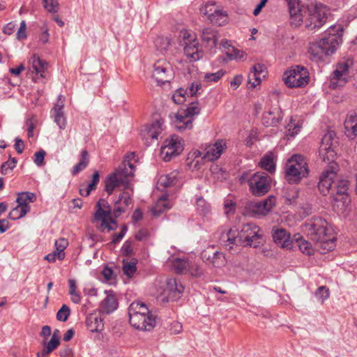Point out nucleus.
<instances>
[{
  "instance_id": "obj_60",
  "label": "nucleus",
  "mask_w": 357,
  "mask_h": 357,
  "mask_svg": "<svg viewBox=\"0 0 357 357\" xmlns=\"http://www.w3.org/2000/svg\"><path fill=\"white\" fill-rule=\"evenodd\" d=\"M183 330L182 324L176 321L171 323L169 326V331L171 334L177 335L180 333Z\"/></svg>"
},
{
  "instance_id": "obj_38",
  "label": "nucleus",
  "mask_w": 357,
  "mask_h": 357,
  "mask_svg": "<svg viewBox=\"0 0 357 357\" xmlns=\"http://www.w3.org/2000/svg\"><path fill=\"white\" fill-rule=\"evenodd\" d=\"M30 211V206L18 205L8 214V218L15 220L23 218Z\"/></svg>"
},
{
  "instance_id": "obj_13",
  "label": "nucleus",
  "mask_w": 357,
  "mask_h": 357,
  "mask_svg": "<svg viewBox=\"0 0 357 357\" xmlns=\"http://www.w3.org/2000/svg\"><path fill=\"white\" fill-rule=\"evenodd\" d=\"M200 107L197 102H192L185 109L179 111L176 114L175 128L178 131L192 128V120L188 119L195 115L199 114Z\"/></svg>"
},
{
  "instance_id": "obj_2",
  "label": "nucleus",
  "mask_w": 357,
  "mask_h": 357,
  "mask_svg": "<svg viewBox=\"0 0 357 357\" xmlns=\"http://www.w3.org/2000/svg\"><path fill=\"white\" fill-rule=\"evenodd\" d=\"M135 158L134 153L126 155L119 167L107 176L104 182L105 190L108 195H112L116 188H130V181L134 176L135 169L132 162V160H135Z\"/></svg>"
},
{
  "instance_id": "obj_3",
  "label": "nucleus",
  "mask_w": 357,
  "mask_h": 357,
  "mask_svg": "<svg viewBox=\"0 0 357 357\" xmlns=\"http://www.w3.org/2000/svg\"><path fill=\"white\" fill-rule=\"evenodd\" d=\"M303 231L310 240L319 243L324 249L331 250L334 247L335 237L328 228V222L320 216L307 219L303 225Z\"/></svg>"
},
{
  "instance_id": "obj_24",
  "label": "nucleus",
  "mask_w": 357,
  "mask_h": 357,
  "mask_svg": "<svg viewBox=\"0 0 357 357\" xmlns=\"http://www.w3.org/2000/svg\"><path fill=\"white\" fill-rule=\"evenodd\" d=\"M131 197L128 192H123L118 197L114 202V208L113 210V215L115 218L119 217L125 212L126 208L130 204Z\"/></svg>"
},
{
  "instance_id": "obj_64",
  "label": "nucleus",
  "mask_w": 357,
  "mask_h": 357,
  "mask_svg": "<svg viewBox=\"0 0 357 357\" xmlns=\"http://www.w3.org/2000/svg\"><path fill=\"white\" fill-rule=\"evenodd\" d=\"M59 355L61 357H75L73 349L68 346L60 349Z\"/></svg>"
},
{
  "instance_id": "obj_12",
  "label": "nucleus",
  "mask_w": 357,
  "mask_h": 357,
  "mask_svg": "<svg viewBox=\"0 0 357 357\" xmlns=\"http://www.w3.org/2000/svg\"><path fill=\"white\" fill-rule=\"evenodd\" d=\"M271 182V177L264 172H256L248 179L250 192L258 197L263 196L269 191Z\"/></svg>"
},
{
  "instance_id": "obj_43",
  "label": "nucleus",
  "mask_w": 357,
  "mask_h": 357,
  "mask_svg": "<svg viewBox=\"0 0 357 357\" xmlns=\"http://www.w3.org/2000/svg\"><path fill=\"white\" fill-rule=\"evenodd\" d=\"M32 66L36 73L40 74V75L43 77V73L44 72V70L46 68L47 63H46V61L40 59L39 57L33 56L32 57Z\"/></svg>"
},
{
  "instance_id": "obj_10",
  "label": "nucleus",
  "mask_w": 357,
  "mask_h": 357,
  "mask_svg": "<svg viewBox=\"0 0 357 357\" xmlns=\"http://www.w3.org/2000/svg\"><path fill=\"white\" fill-rule=\"evenodd\" d=\"M96 208L93 221L101 222L100 229L103 230L107 228L108 231L115 230L117 227V222L112 218V210L108 202L104 199H100L97 202Z\"/></svg>"
},
{
  "instance_id": "obj_30",
  "label": "nucleus",
  "mask_w": 357,
  "mask_h": 357,
  "mask_svg": "<svg viewBox=\"0 0 357 357\" xmlns=\"http://www.w3.org/2000/svg\"><path fill=\"white\" fill-rule=\"evenodd\" d=\"M100 309L102 312L109 314L116 310L118 302L114 295H107L100 303Z\"/></svg>"
},
{
  "instance_id": "obj_40",
  "label": "nucleus",
  "mask_w": 357,
  "mask_h": 357,
  "mask_svg": "<svg viewBox=\"0 0 357 357\" xmlns=\"http://www.w3.org/2000/svg\"><path fill=\"white\" fill-rule=\"evenodd\" d=\"M178 173L172 172L169 174L162 175L158 179V185L164 188H169L174 185L176 181Z\"/></svg>"
},
{
  "instance_id": "obj_51",
  "label": "nucleus",
  "mask_w": 357,
  "mask_h": 357,
  "mask_svg": "<svg viewBox=\"0 0 357 357\" xmlns=\"http://www.w3.org/2000/svg\"><path fill=\"white\" fill-rule=\"evenodd\" d=\"M218 8L216 6L215 2H208L204 5V8L202 9L203 14L206 15L209 19L211 15H213L215 13L218 11Z\"/></svg>"
},
{
  "instance_id": "obj_4",
  "label": "nucleus",
  "mask_w": 357,
  "mask_h": 357,
  "mask_svg": "<svg viewBox=\"0 0 357 357\" xmlns=\"http://www.w3.org/2000/svg\"><path fill=\"white\" fill-rule=\"evenodd\" d=\"M236 231L232 229L228 231L227 234L228 243L225 244L227 250H231L233 248V245L253 248L259 246L261 243L259 240L262 238L263 234L261 229L255 223L243 225L237 235H236Z\"/></svg>"
},
{
  "instance_id": "obj_56",
  "label": "nucleus",
  "mask_w": 357,
  "mask_h": 357,
  "mask_svg": "<svg viewBox=\"0 0 357 357\" xmlns=\"http://www.w3.org/2000/svg\"><path fill=\"white\" fill-rule=\"evenodd\" d=\"M26 24L24 20H22L20 23V26L17 31L16 38L17 40H24L26 38Z\"/></svg>"
},
{
  "instance_id": "obj_52",
  "label": "nucleus",
  "mask_w": 357,
  "mask_h": 357,
  "mask_svg": "<svg viewBox=\"0 0 357 357\" xmlns=\"http://www.w3.org/2000/svg\"><path fill=\"white\" fill-rule=\"evenodd\" d=\"M261 81V76L258 75L257 73L250 70L248 77V84H250V87L254 89L255 86L260 84Z\"/></svg>"
},
{
  "instance_id": "obj_39",
  "label": "nucleus",
  "mask_w": 357,
  "mask_h": 357,
  "mask_svg": "<svg viewBox=\"0 0 357 357\" xmlns=\"http://www.w3.org/2000/svg\"><path fill=\"white\" fill-rule=\"evenodd\" d=\"M137 260L132 259L131 260H123L122 270L123 273L128 278H132L137 271Z\"/></svg>"
},
{
  "instance_id": "obj_62",
  "label": "nucleus",
  "mask_w": 357,
  "mask_h": 357,
  "mask_svg": "<svg viewBox=\"0 0 357 357\" xmlns=\"http://www.w3.org/2000/svg\"><path fill=\"white\" fill-rule=\"evenodd\" d=\"M60 344V340H57L55 336L52 337L51 340L45 344V347L48 349L49 351L52 352L54 349H56Z\"/></svg>"
},
{
  "instance_id": "obj_28",
  "label": "nucleus",
  "mask_w": 357,
  "mask_h": 357,
  "mask_svg": "<svg viewBox=\"0 0 357 357\" xmlns=\"http://www.w3.org/2000/svg\"><path fill=\"white\" fill-rule=\"evenodd\" d=\"M282 118V111L278 108H275L263 114L262 123L267 127L276 126Z\"/></svg>"
},
{
  "instance_id": "obj_18",
  "label": "nucleus",
  "mask_w": 357,
  "mask_h": 357,
  "mask_svg": "<svg viewBox=\"0 0 357 357\" xmlns=\"http://www.w3.org/2000/svg\"><path fill=\"white\" fill-rule=\"evenodd\" d=\"M184 289V286L179 280L173 278H167L164 294L169 301H177L181 297Z\"/></svg>"
},
{
  "instance_id": "obj_59",
  "label": "nucleus",
  "mask_w": 357,
  "mask_h": 357,
  "mask_svg": "<svg viewBox=\"0 0 357 357\" xmlns=\"http://www.w3.org/2000/svg\"><path fill=\"white\" fill-rule=\"evenodd\" d=\"M58 252L59 251L55 249V250L54 252L47 255L45 257V259H46L47 261H48L50 263L54 262L56 259L63 260L65 258V255H61L60 257V255L59 254H57Z\"/></svg>"
},
{
  "instance_id": "obj_46",
  "label": "nucleus",
  "mask_w": 357,
  "mask_h": 357,
  "mask_svg": "<svg viewBox=\"0 0 357 357\" xmlns=\"http://www.w3.org/2000/svg\"><path fill=\"white\" fill-rule=\"evenodd\" d=\"M260 165L263 169L267 170L270 173L275 172V165L273 159L271 155L264 156L260 161Z\"/></svg>"
},
{
  "instance_id": "obj_14",
  "label": "nucleus",
  "mask_w": 357,
  "mask_h": 357,
  "mask_svg": "<svg viewBox=\"0 0 357 357\" xmlns=\"http://www.w3.org/2000/svg\"><path fill=\"white\" fill-rule=\"evenodd\" d=\"M337 144L336 133L328 130L322 137L319 150L320 158L325 162L331 163L335 155L334 147Z\"/></svg>"
},
{
  "instance_id": "obj_58",
  "label": "nucleus",
  "mask_w": 357,
  "mask_h": 357,
  "mask_svg": "<svg viewBox=\"0 0 357 357\" xmlns=\"http://www.w3.org/2000/svg\"><path fill=\"white\" fill-rule=\"evenodd\" d=\"M45 154L46 152L43 149H40L34 154L33 161L37 166L40 167L44 164Z\"/></svg>"
},
{
  "instance_id": "obj_25",
  "label": "nucleus",
  "mask_w": 357,
  "mask_h": 357,
  "mask_svg": "<svg viewBox=\"0 0 357 357\" xmlns=\"http://www.w3.org/2000/svg\"><path fill=\"white\" fill-rule=\"evenodd\" d=\"M289 7V15L292 23L299 25L300 22L303 20V10L301 8L298 0H285Z\"/></svg>"
},
{
  "instance_id": "obj_26",
  "label": "nucleus",
  "mask_w": 357,
  "mask_h": 357,
  "mask_svg": "<svg viewBox=\"0 0 357 357\" xmlns=\"http://www.w3.org/2000/svg\"><path fill=\"white\" fill-rule=\"evenodd\" d=\"M201 89V84L192 83L189 88V92L187 90L179 89L172 96L173 101L177 104H183L185 100V94L190 93L191 96L197 95V91Z\"/></svg>"
},
{
  "instance_id": "obj_9",
  "label": "nucleus",
  "mask_w": 357,
  "mask_h": 357,
  "mask_svg": "<svg viewBox=\"0 0 357 357\" xmlns=\"http://www.w3.org/2000/svg\"><path fill=\"white\" fill-rule=\"evenodd\" d=\"M354 66L352 59H344L339 61L331 74L329 87L336 89L344 86L350 79V69Z\"/></svg>"
},
{
  "instance_id": "obj_22",
  "label": "nucleus",
  "mask_w": 357,
  "mask_h": 357,
  "mask_svg": "<svg viewBox=\"0 0 357 357\" xmlns=\"http://www.w3.org/2000/svg\"><path fill=\"white\" fill-rule=\"evenodd\" d=\"M218 38V32L212 28H204L202 31V41L206 47L211 50L216 47Z\"/></svg>"
},
{
  "instance_id": "obj_29",
  "label": "nucleus",
  "mask_w": 357,
  "mask_h": 357,
  "mask_svg": "<svg viewBox=\"0 0 357 357\" xmlns=\"http://www.w3.org/2000/svg\"><path fill=\"white\" fill-rule=\"evenodd\" d=\"M86 325L91 332H98L103 329L104 324L100 313H91L87 316Z\"/></svg>"
},
{
  "instance_id": "obj_49",
  "label": "nucleus",
  "mask_w": 357,
  "mask_h": 357,
  "mask_svg": "<svg viewBox=\"0 0 357 357\" xmlns=\"http://www.w3.org/2000/svg\"><path fill=\"white\" fill-rule=\"evenodd\" d=\"M100 181V174L98 171L94 172L92 175L91 182L89 183L86 188L85 196L87 197L90 195L91 192L95 190L97 188V185Z\"/></svg>"
},
{
  "instance_id": "obj_34",
  "label": "nucleus",
  "mask_w": 357,
  "mask_h": 357,
  "mask_svg": "<svg viewBox=\"0 0 357 357\" xmlns=\"http://www.w3.org/2000/svg\"><path fill=\"white\" fill-rule=\"evenodd\" d=\"M208 20L213 24L223 26L228 22V15L226 11L218 9L213 15H211Z\"/></svg>"
},
{
  "instance_id": "obj_15",
  "label": "nucleus",
  "mask_w": 357,
  "mask_h": 357,
  "mask_svg": "<svg viewBox=\"0 0 357 357\" xmlns=\"http://www.w3.org/2000/svg\"><path fill=\"white\" fill-rule=\"evenodd\" d=\"M227 148L226 142L224 139H218L213 144H205L202 147L203 151H197L196 156H202V159L207 162L217 160Z\"/></svg>"
},
{
  "instance_id": "obj_23",
  "label": "nucleus",
  "mask_w": 357,
  "mask_h": 357,
  "mask_svg": "<svg viewBox=\"0 0 357 357\" xmlns=\"http://www.w3.org/2000/svg\"><path fill=\"white\" fill-rule=\"evenodd\" d=\"M273 238L274 242L280 245L282 248L289 249L291 247V241L290 240V234L286 229H273Z\"/></svg>"
},
{
  "instance_id": "obj_44",
  "label": "nucleus",
  "mask_w": 357,
  "mask_h": 357,
  "mask_svg": "<svg viewBox=\"0 0 357 357\" xmlns=\"http://www.w3.org/2000/svg\"><path fill=\"white\" fill-rule=\"evenodd\" d=\"M301 126L298 123H296L292 119L290 122L286 126V135L287 137H294L301 130Z\"/></svg>"
},
{
  "instance_id": "obj_17",
  "label": "nucleus",
  "mask_w": 357,
  "mask_h": 357,
  "mask_svg": "<svg viewBox=\"0 0 357 357\" xmlns=\"http://www.w3.org/2000/svg\"><path fill=\"white\" fill-rule=\"evenodd\" d=\"M153 77L158 84L169 82L172 76V69L169 63L163 59H159L153 64Z\"/></svg>"
},
{
  "instance_id": "obj_41",
  "label": "nucleus",
  "mask_w": 357,
  "mask_h": 357,
  "mask_svg": "<svg viewBox=\"0 0 357 357\" xmlns=\"http://www.w3.org/2000/svg\"><path fill=\"white\" fill-rule=\"evenodd\" d=\"M69 283V294L71 296V301L74 303H79L81 302V296L77 291L76 281L74 279H70Z\"/></svg>"
},
{
  "instance_id": "obj_61",
  "label": "nucleus",
  "mask_w": 357,
  "mask_h": 357,
  "mask_svg": "<svg viewBox=\"0 0 357 357\" xmlns=\"http://www.w3.org/2000/svg\"><path fill=\"white\" fill-rule=\"evenodd\" d=\"M227 55L230 57L231 59H243L245 54L243 51L234 49V47H232V53H229V52H227Z\"/></svg>"
},
{
  "instance_id": "obj_47",
  "label": "nucleus",
  "mask_w": 357,
  "mask_h": 357,
  "mask_svg": "<svg viewBox=\"0 0 357 357\" xmlns=\"http://www.w3.org/2000/svg\"><path fill=\"white\" fill-rule=\"evenodd\" d=\"M330 295V291L326 286H321L318 287L314 293V296L317 301L323 304L324 301L328 298Z\"/></svg>"
},
{
  "instance_id": "obj_33",
  "label": "nucleus",
  "mask_w": 357,
  "mask_h": 357,
  "mask_svg": "<svg viewBox=\"0 0 357 357\" xmlns=\"http://www.w3.org/2000/svg\"><path fill=\"white\" fill-rule=\"evenodd\" d=\"M190 261L188 258H174L172 260V266L174 271L178 274L187 273Z\"/></svg>"
},
{
  "instance_id": "obj_63",
  "label": "nucleus",
  "mask_w": 357,
  "mask_h": 357,
  "mask_svg": "<svg viewBox=\"0 0 357 357\" xmlns=\"http://www.w3.org/2000/svg\"><path fill=\"white\" fill-rule=\"evenodd\" d=\"M300 213L302 215V216H303V217H307V216L310 215L312 213V205L310 204H307V203L304 204L301 207Z\"/></svg>"
},
{
  "instance_id": "obj_16",
  "label": "nucleus",
  "mask_w": 357,
  "mask_h": 357,
  "mask_svg": "<svg viewBox=\"0 0 357 357\" xmlns=\"http://www.w3.org/2000/svg\"><path fill=\"white\" fill-rule=\"evenodd\" d=\"M183 150L181 138L177 135H173L170 139L165 141L160 153L165 161H169L173 157L179 155Z\"/></svg>"
},
{
  "instance_id": "obj_45",
  "label": "nucleus",
  "mask_w": 357,
  "mask_h": 357,
  "mask_svg": "<svg viewBox=\"0 0 357 357\" xmlns=\"http://www.w3.org/2000/svg\"><path fill=\"white\" fill-rule=\"evenodd\" d=\"M155 46L160 52H165L170 45V40L167 37L158 36L154 40Z\"/></svg>"
},
{
  "instance_id": "obj_53",
  "label": "nucleus",
  "mask_w": 357,
  "mask_h": 357,
  "mask_svg": "<svg viewBox=\"0 0 357 357\" xmlns=\"http://www.w3.org/2000/svg\"><path fill=\"white\" fill-rule=\"evenodd\" d=\"M54 245L55 249L59 251L57 254H59L60 257L61 255H65L64 250L68 245V241L66 238H61L55 241Z\"/></svg>"
},
{
  "instance_id": "obj_35",
  "label": "nucleus",
  "mask_w": 357,
  "mask_h": 357,
  "mask_svg": "<svg viewBox=\"0 0 357 357\" xmlns=\"http://www.w3.org/2000/svg\"><path fill=\"white\" fill-rule=\"evenodd\" d=\"M89 162V153L86 150H83L81 152L79 162L73 167L71 171L72 174L74 176L78 174L80 172L86 168Z\"/></svg>"
},
{
  "instance_id": "obj_32",
  "label": "nucleus",
  "mask_w": 357,
  "mask_h": 357,
  "mask_svg": "<svg viewBox=\"0 0 357 357\" xmlns=\"http://www.w3.org/2000/svg\"><path fill=\"white\" fill-rule=\"evenodd\" d=\"M171 208V206L167 199V195H162L155 203L152 208V213L154 216H159L165 211Z\"/></svg>"
},
{
  "instance_id": "obj_42",
  "label": "nucleus",
  "mask_w": 357,
  "mask_h": 357,
  "mask_svg": "<svg viewBox=\"0 0 357 357\" xmlns=\"http://www.w3.org/2000/svg\"><path fill=\"white\" fill-rule=\"evenodd\" d=\"M54 114L56 123L60 129H64L66 126V119L62 110V105H58L57 111H54Z\"/></svg>"
},
{
  "instance_id": "obj_5",
  "label": "nucleus",
  "mask_w": 357,
  "mask_h": 357,
  "mask_svg": "<svg viewBox=\"0 0 357 357\" xmlns=\"http://www.w3.org/2000/svg\"><path fill=\"white\" fill-rule=\"evenodd\" d=\"M336 168V163H331L329 169L324 171L320 176L318 188L323 195L328 193L333 197L347 195L349 181L346 179H335L337 177ZM334 199L337 200V198L334 197Z\"/></svg>"
},
{
  "instance_id": "obj_50",
  "label": "nucleus",
  "mask_w": 357,
  "mask_h": 357,
  "mask_svg": "<svg viewBox=\"0 0 357 357\" xmlns=\"http://www.w3.org/2000/svg\"><path fill=\"white\" fill-rule=\"evenodd\" d=\"M70 314V309L66 305H63L56 313V319L60 321H66Z\"/></svg>"
},
{
  "instance_id": "obj_20",
  "label": "nucleus",
  "mask_w": 357,
  "mask_h": 357,
  "mask_svg": "<svg viewBox=\"0 0 357 357\" xmlns=\"http://www.w3.org/2000/svg\"><path fill=\"white\" fill-rule=\"evenodd\" d=\"M276 199L274 196H268L262 202L254 203L251 206L252 211L258 215H267L275 206Z\"/></svg>"
},
{
  "instance_id": "obj_57",
  "label": "nucleus",
  "mask_w": 357,
  "mask_h": 357,
  "mask_svg": "<svg viewBox=\"0 0 357 357\" xmlns=\"http://www.w3.org/2000/svg\"><path fill=\"white\" fill-rule=\"evenodd\" d=\"M44 6L49 12H56L59 3L57 0H43Z\"/></svg>"
},
{
  "instance_id": "obj_36",
  "label": "nucleus",
  "mask_w": 357,
  "mask_h": 357,
  "mask_svg": "<svg viewBox=\"0 0 357 357\" xmlns=\"http://www.w3.org/2000/svg\"><path fill=\"white\" fill-rule=\"evenodd\" d=\"M283 196L286 204L289 205L296 204L299 197V190L296 187L287 188Z\"/></svg>"
},
{
  "instance_id": "obj_31",
  "label": "nucleus",
  "mask_w": 357,
  "mask_h": 357,
  "mask_svg": "<svg viewBox=\"0 0 357 357\" xmlns=\"http://www.w3.org/2000/svg\"><path fill=\"white\" fill-rule=\"evenodd\" d=\"M162 131V123L160 121H155L146 128L143 135L146 140L149 139H158V137Z\"/></svg>"
},
{
  "instance_id": "obj_6",
  "label": "nucleus",
  "mask_w": 357,
  "mask_h": 357,
  "mask_svg": "<svg viewBox=\"0 0 357 357\" xmlns=\"http://www.w3.org/2000/svg\"><path fill=\"white\" fill-rule=\"evenodd\" d=\"M128 312L130 324L133 328L139 331H151L155 327V318L144 303L133 301Z\"/></svg>"
},
{
  "instance_id": "obj_48",
  "label": "nucleus",
  "mask_w": 357,
  "mask_h": 357,
  "mask_svg": "<svg viewBox=\"0 0 357 357\" xmlns=\"http://www.w3.org/2000/svg\"><path fill=\"white\" fill-rule=\"evenodd\" d=\"M296 242L298 243V246L300 250L306 255H312L313 252V249L312 245L310 242L306 240H304L303 237L299 238H296Z\"/></svg>"
},
{
  "instance_id": "obj_37",
  "label": "nucleus",
  "mask_w": 357,
  "mask_h": 357,
  "mask_svg": "<svg viewBox=\"0 0 357 357\" xmlns=\"http://www.w3.org/2000/svg\"><path fill=\"white\" fill-rule=\"evenodd\" d=\"M36 200V194L30 192L18 193L16 202L21 206H30L29 203H33Z\"/></svg>"
},
{
  "instance_id": "obj_7",
  "label": "nucleus",
  "mask_w": 357,
  "mask_h": 357,
  "mask_svg": "<svg viewBox=\"0 0 357 357\" xmlns=\"http://www.w3.org/2000/svg\"><path fill=\"white\" fill-rule=\"evenodd\" d=\"M303 10V20L305 26L310 30L316 31L319 29L326 22L328 9L322 3H312L307 7L301 6ZM301 21L300 22V23Z\"/></svg>"
},
{
  "instance_id": "obj_54",
  "label": "nucleus",
  "mask_w": 357,
  "mask_h": 357,
  "mask_svg": "<svg viewBox=\"0 0 357 357\" xmlns=\"http://www.w3.org/2000/svg\"><path fill=\"white\" fill-rule=\"evenodd\" d=\"M225 74V72L222 70H218L216 73H206L204 75V80L206 82H218Z\"/></svg>"
},
{
  "instance_id": "obj_55",
  "label": "nucleus",
  "mask_w": 357,
  "mask_h": 357,
  "mask_svg": "<svg viewBox=\"0 0 357 357\" xmlns=\"http://www.w3.org/2000/svg\"><path fill=\"white\" fill-rule=\"evenodd\" d=\"M187 273L195 277H199L202 275V271L197 264L190 261L189 266L187 269Z\"/></svg>"
},
{
  "instance_id": "obj_19",
  "label": "nucleus",
  "mask_w": 357,
  "mask_h": 357,
  "mask_svg": "<svg viewBox=\"0 0 357 357\" xmlns=\"http://www.w3.org/2000/svg\"><path fill=\"white\" fill-rule=\"evenodd\" d=\"M344 134L351 139H354L357 136V109L349 111L344 123Z\"/></svg>"
},
{
  "instance_id": "obj_21",
  "label": "nucleus",
  "mask_w": 357,
  "mask_h": 357,
  "mask_svg": "<svg viewBox=\"0 0 357 357\" xmlns=\"http://www.w3.org/2000/svg\"><path fill=\"white\" fill-rule=\"evenodd\" d=\"M202 258L204 261L211 264L216 268L222 267L226 264V259L224 254L218 251L204 250L202 253Z\"/></svg>"
},
{
  "instance_id": "obj_27",
  "label": "nucleus",
  "mask_w": 357,
  "mask_h": 357,
  "mask_svg": "<svg viewBox=\"0 0 357 357\" xmlns=\"http://www.w3.org/2000/svg\"><path fill=\"white\" fill-rule=\"evenodd\" d=\"M183 51L185 56L192 61H197L202 56V52L199 50L198 42L196 40L185 42Z\"/></svg>"
},
{
  "instance_id": "obj_11",
  "label": "nucleus",
  "mask_w": 357,
  "mask_h": 357,
  "mask_svg": "<svg viewBox=\"0 0 357 357\" xmlns=\"http://www.w3.org/2000/svg\"><path fill=\"white\" fill-rule=\"evenodd\" d=\"M282 79L289 88L303 87L310 81L309 73L306 68L295 66L284 73Z\"/></svg>"
},
{
  "instance_id": "obj_1",
  "label": "nucleus",
  "mask_w": 357,
  "mask_h": 357,
  "mask_svg": "<svg viewBox=\"0 0 357 357\" xmlns=\"http://www.w3.org/2000/svg\"><path fill=\"white\" fill-rule=\"evenodd\" d=\"M343 29L341 25L331 26L321 40L310 45L308 53L311 60L322 61L328 56L333 54L342 41Z\"/></svg>"
},
{
  "instance_id": "obj_8",
  "label": "nucleus",
  "mask_w": 357,
  "mask_h": 357,
  "mask_svg": "<svg viewBox=\"0 0 357 357\" xmlns=\"http://www.w3.org/2000/svg\"><path fill=\"white\" fill-rule=\"evenodd\" d=\"M308 167L305 158L301 155H294L284 167L285 178L289 183H297L308 174Z\"/></svg>"
}]
</instances>
